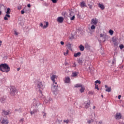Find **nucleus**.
Masks as SVG:
<instances>
[{"label": "nucleus", "instance_id": "11", "mask_svg": "<svg viewBox=\"0 0 124 124\" xmlns=\"http://www.w3.org/2000/svg\"><path fill=\"white\" fill-rule=\"evenodd\" d=\"M55 78H58V77H57V76H56L55 75H53L51 77L50 79L51 80H52L53 83H56V81L55 80Z\"/></svg>", "mask_w": 124, "mask_h": 124}, {"label": "nucleus", "instance_id": "27", "mask_svg": "<svg viewBox=\"0 0 124 124\" xmlns=\"http://www.w3.org/2000/svg\"><path fill=\"white\" fill-rule=\"evenodd\" d=\"M72 77H76V76H77V72H75L74 73H72Z\"/></svg>", "mask_w": 124, "mask_h": 124}, {"label": "nucleus", "instance_id": "45", "mask_svg": "<svg viewBox=\"0 0 124 124\" xmlns=\"http://www.w3.org/2000/svg\"><path fill=\"white\" fill-rule=\"evenodd\" d=\"M51 1H52V2L53 3H56L57 2V0H51Z\"/></svg>", "mask_w": 124, "mask_h": 124}, {"label": "nucleus", "instance_id": "1", "mask_svg": "<svg viewBox=\"0 0 124 124\" xmlns=\"http://www.w3.org/2000/svg\"><path fill=\"white\" fill-rule=\"evenodd\" d=\"M0 70L2 72H5V73H8L10 71V67L6 63H2L0 64Z\"/></svg>", "mask_w": 124, "mask_h": 124}, {"label": "nucleus", "instance_id": "12", "mask_svg": "<svg viewBox=\"0 0 124 124\" xmlns=\"http://www.w3.org/2000/svg\"><path fill=\"white\" fill-rule=\"evenodd\" d=\"M39 112V110L37 108L34 109L32 111H30L31 115H33V114H35L36 113H38Z\"/></svg>", "mask_w": 124, "mask_h": 124}, {"label": "nucleus", "instance_id": "13", "mask_svg": "<svg viewBox=\"0 0 124 124\" xmlns=\"http://www.w3.org/2000/svg\"><path fill=\"white\" fill-rule=\"evenodd\" d=\"M57 22H58V23H62V22H63V17L62 16L58 17L57 18Z\"/></svg>", "mask_w": 124, "mask_h": 124}, {"label": "nucleus", "instance_id": "30", "mask_svg": "<svg viewBox=\"0 0 124 124\" xmlns=\"http://www.w3.org/2000/svg\"><path fill=\"white\" fill-rule=\"evenodd\" d=\"M109 33H110V35H113V34H114V31L112 30H110L108 31Z\"/></svg>", "mask_w": 124, "mask_h": 124}, {"label": "nucleus", "instance_id": "19", "mask_svg": "<svg viewBox=\"0 0 124 124\" xmlns=\"http://www.w3.org/2000/svg\"><path fill=\"white\" fill-rule=\"evenodd\" d=\"M81 7H87V5H86V3L84 1H82L80 3Z\"/></svg>", "mask_w": 124, "mask_h": 124}, {"label": "nucleus", "instance_id": "52", "mask_svg": "<svg viewBox=\"0 0 124 124\" xmlns=\"http://www.w3.org/2000/svg\"><path fill=\"white\" fill-rule=\"evenodd\" d=\"M27 6L30 8L31 7V4H28Z\"/></svg>", "mask_w": 124, "mask_h": 124}, {"label": "nucleus", "instance_id": "38", "mask_svg": "<svg viewBox=\"0 0 124 124\" xmlns=\"http://www.w3.org/2000/svg\"><path fill=\"white\" fill-rule=\"evenodd\" d=\"M63 123H65V124H68V123H69V120H64Z\"/></svg>", "mask_w": 124, "mask_h": 124}, {"label": "nucleus", "instance_id": "40", "mask_svg": "<svg viewBox=\"0 0 124 124\" xmlns=\"http://www.w3.org/2000/svg\"><path fill=\"white\" fill-rule=\"evenodd\" d=\"M74 19H75V16H73L72 17H70V20H71V21H73V20H74Z\"/></svg>", "mask_w": 124, "mask_h": 124}, {"label": "nucleus", "instance_id": "37", "mask_svg": "<svg viewBox=\"0 0 124 124\" xmlns=\"http://www.w3.org/2000/svg\"><path fill=\"white\" fill-rule=\"evenodd\" d=\"M119 47L120 48V49L122 50V49H124V45H120V46H119Z\"/></svg>", "mask_w": 124, "mask_h": 124}, {"label": "nucleus", "instance_id": "56", "mask_svg": "<svg viewBox=\"0 0 124 124\" xmlns=\"http://www.w3.org/2000/svg\"><path fill=\"white\" fill-rule=\"evenodd\" d=\"M19 70H20V68H18L17 69V71H19Z\"/></svg>", "mask_w": 124, "mask_h": 124}, {"label": "nucleus", "instance_id": "4", "mask_svg": "<svg viewBox=\"0 0 124 124\" xmlns=\"http://www.w3.org/2000/svg\"><path fill=\"white\" fill-rule=\"evenodd\" d=\"M59 89V85H58V83L57 82H53L52 87H51V90L53 93H55L58 91V89Z\"/></svg>", "mask_w": 124, "mask_h": 124}, {"label": "nucleus", "instance_id": "60", "mask_svg": "<svg viewBox=\"0 0 124 124\" xmlns=\"http://www.w3.org/2000/svg\"><path fill=\"white\" fill-rule=\"evenodd\" d=\"M93 109H95V106H94L93 107Z\"/></svg>", "mask_w": 124, "mask_h": 124}, {"label": "nucleus", "instance_id": "42", "mask_svg": "<svg viewBox=\"0 0 124 124\" xmlns=\"http://www.w3.org/2000/svg\"><path fill=\"white\" fill-rule=\"evenodd\" d=\"M89 94H91V95H93V91L89 92Z\"/></svg>", "mask_w": 124, "mask_h": 124}, {"label": "nucleus", "instance_id": "41", "mask_svg": "<svg viewBox=\"0 0 124 124\" xmlns=\"http://www.w3.org/2000/svg\"><path fill=\"white\" fill-rule=\"evenodd\" d=\"M70 39H71V40L74 39V36L72 35V36L70 37Z\"/></svg>", "mask_w": 124, "mask_h": 124}, {"label": "nucleus", "instance_id": "63", "mask_svg": "<svg viewBox=\"0 0 124 124\" xmlns=\"http://www.w3.org/2000/svg\"><path fill=\"white\" fill-rule=\"evenodd\" d=\"M2 42L1 41H0V44H1Z\"/></svg>", "mask_w": 124, "mask_h": 124}, {"label": "nucleus", "instance_id": "6", "mask_svg": "<svg viewBox=\"0 0 124 124\" xmlns=\"http://www.w3.org/2000/svg\"><path fill=\"white\" fill-rule=\"evenodd\" d=\"M97 22L98 21L97 20H96V18H93L91 20V24H92L93 25H97Z\"/></svg>", "mask_w": 124, "mask_h": 124}, {"label": "nucleus", "instance_id": "55", "mask_svg": "<svg viewBox=\"0 0 124 124\" xmlns=\"http://www.w3.org/2000/svg\"><path fill=\"white\" fill-rule=\"evenodd\" d=\"M20 121H21V122H23V121H24V119H21L20 120Z\"/></svg>", "mask_w": 124, "mask_h": 124}, {"label": "nucleus", "instance_id": "8", "mask_svg": "<svg viewBox=\"0 0 124 124\" xmlns=\"http://www.w3.org/2000/svg\"><path fill=\"white\" fill-rule=\"evenodd\" d=\"M10 114V111L9 110H3L2 112V115H4V116H7V115H9Z\"/></svg>", "mask_w": 124, "mask_h": 124}, {"label": "nucleus", "instance_id": "51", "mask_svg": "<svg viewBox=\"0 0 124 124\" xmlns=\"http://www.w3.org/2000/svg\"><path fill=\"white\" fill-rule=\"evenodd\" d=\"M103 34H102V33H101V34H100V37H103Z\"/></svg>", "mask_w": 124, "mask_h": 124}, {"label": "nucleus", "instance_id": "50", "mask_svg": "<svg viewBox=\"0 0 124 124\" xmlns=\"http://www.w3.org/2000/svg\"><path fill=\"white\" fill-rule=\"evenodd\" d=\"M40 27H43V24L42 23H40Z\"/></svg>", "mask_w": 124, "mask_h": 124}, {"label": "nucleus", "instance_id": "32", "mask_svg": "<svg viewBox=\"0 0 124 124\" xmlns=\"http://www.w3.org/2000/svg\"><path fill=\"white\" fill-rule=\"evenodd\" d=\"M113 42H114V46H118V42H116V40H112Z\"/></svg>", "mask_w": 124, "mask_h": 124}, {"label": "nucleus", "instance_id": "31", "mask_svg": "<svg viewBox=\"0 0 124 124\" xmlns=\"http://www.w3.org/2000/svg\"><path fill=\"white\" fill-rule=\"evenodd\" d=\"M111 91V87H108V89L106 90V92H108V93H110Z\"/></svg>", "mask_w": 124, "mask_h": 124}, {"label": "nucleus", "instance_id": "28", "mask_svg": "<svg viewBox=\"0 0 124 124\" xmlns=\"http://www.w3.org/2000/svg\"><path fill=\"white\" fill-rule=\"evenodd\" d=\"M85 48H86V49H90V48H91V46H90V45H89V44H86L85 45Z\"/></svg>", "mask_w": 124, "mask_h": 124}, {"label": "nucleus", "instance_id": "3", "mask_svg": "<svg viewBox=\"0 0 124 124\" xmlns=\"http://www.w3.org/2000/svg\"><path fill=\"white\" fill-rule=\"evenodd\" d=\"M10 93L11 96H15L18 93V90L15 87L12 86L10 88Z\"/></svg>", "mask_w": 124, "mask_h": 124}, {"label": "nucleus", "instance_id": "10", "mask_svg": "<svg viewBox=\"0 0 124 124\" xmlns=\"http://www.w3.org/2000/svg\"><path fill=\"white\" fill-rule=\"evenodd\" d=\"M122 118V115H121V113H117L115 115V119L116 120H120Z\"/></svg>", "mask_w": 124, "mask_h": 124}, {"label": "nucleus", "instance_id": "33", "mask_svg": "<svg viewBox=\"0 0 124 124\" xmlns=\"http://www.w3.org/2000/svg\"><path fill=\"white\" fill-rule=\"evenodd\" d=\"M116 63V58L115 57H113L112 62V64H115Z\"/></svg>", "mask_w": 124, "mask_h": 124}, {"label": "nucleus", "instance_id": "20", "mask_svg": "<svg viewBox=\"0 0 124 124\" xmlns=\"http://www.w3.org/2000/svg\"><path fill=\"white\" fill-rule=\"evenodd\" d=\"M80 56H81V52H78L77 53H75L74 54V57H75V58H77V57H80Z\"/></svg>", "mask_w": 124, "mask_h": 124}, {"label": "nucleus", "instance_id": "44", "mask_svg": "<svg viewBox=\"0 0 124 124\" xmlns=\"http://www.w3.org/2000/svg\"><path fill=\"white\" fill-rule=\"evenodd\" d=\"M68 52H69V51L68 50V49H67L66 50V53H64V55H68Z\"/></svg>", "mask_w": 124, "mask_h": 124}, {"label": "nucleus", "instance_id": "48", "mask_svg": "<svg viewBox=\"0 0 124 124\" xmlns=\"http://www.w3.org/2000/svg\"><path fill=\"white\" fill-rule=\"evenodd\" d=\"M15 34L16 35H18V34H19V33H18V32L15 31Z\"/></svg>", "mask_w": 124, "mask_h": 124}, {"label": "nucleus", "instance_id": "54", "mask_svg": "<svg viewBox=\"0 0 124 124\" xmlns=\"http://www.w3.org/2000/svg\"><path fill=\"white\" fill-rule=\"evenodd\" d=\"M43 116L44 117H46V113H44Z\"/></svg>", "mask_w": 124, "mask_h": 124}, {"label": "nucleus", "instance_id": "59", "mask_svg": "<svg viewBox=\"0 0 124 124\" xmlns=\"http://www.w3.org/2000/svg\"><path fill=\"white\" fill-rule=\"evenodd\" d=\"M51 100H52V98H49V101H51Z\"/></svg>", "mask_w": 124, "mask_h": 124}, {"label": "nucleus", "instance_id": "16", "mask_svg": "<svg viewBox=\"0 0 124 124\" xmlns=\"http://www.w3.org/2000/svg\"><path fill=\"white\" fill-rule=\"evenodd\" d=\"M66 46L69 50H72V44H70V43L67 44Z\"/></svg>", "mask_w": 124, "mask_h": 124}, {"label": "nucleus", "instance_id": "17", "mask_svg": "<svg viewBox=\"0 0 124 124\" xmlns=\"http://www.w3.org/2000/svg\"><path fill=\"white\" fill-rule=\"evenodd\" d=\"M64 83H70V78H69V77H68L66 78L64 80Z\"/></svg>", "mask_w": 124, "mask_h": 124}, {"label": "nucleus", "instance_id": "9", "mask_svg": "<svg viewBox=\"0 0 124 124\" xmlns=\"http://www.w3.org/2000/svg\"><path fill=\"white\" fill-rule=\"evenodd\" d=\"M1 123L2 124H9V121L6 119H3L2 120Z\"/></svg>", "mask_w": 124, "mask_h": 124}, {"label": "nucleus", "instance_id": "22", "mask_svg": "<svg viewBox=\"0 0 124 124\" xmlns=\"http://www.w3.org/2000/svg\"><path fill=\"white\" fill-rule=\"evenodd\" d=\"M80 89L79 90V92H80L81 93H84L85 92V86L82 85V87H80Z\"/></svg>", "mask_w": 124, "mask_h": 124}, {"label": "nucleus", "instance_id": "62", "mask_svg": "<svg viewBox=\"0 0 124 124\" xmlns=\"http://www.w3.org/2000/svg\"><path fill=\"white\" fill-rule=\"evenodd\" d=\"M46 103H48V102H49V101H46Z\"/></svg>", "mask_w": 124, "mask_h": 124}, {"label": "nucleus", "instance_id": "61", "mask_svg": "<svg viewBox=\"0 0 124 124\" xmlns=\"http://www.w3.org/2000/svg\"><path fill=\"white\" fill-rule=\"evenodd\" d=\"M1 13H2L1 11H0V15H1Z\"/></svg>", "mask_w": 124, "mask_h": 124}, {"label": "nucleus", "instance_id": "5", "mask_svg": "<svg viewBox=\"0 0 124 124\" xmlns=\"http://www.w3.org/2000/svg\"><path fill=\"white\" fill-rule=\"evenodd\" d=\"M32 105L35 107V108H38V106L40 105V102L34 98L33 99Z\"/></svg>", "mask_w": 124, "mask_h": 124}, {"label": "nucleus", "instance_id": "58", "mask_svg": "<svg viewBox=\"0 0 124 124\" xmlns=\"http://www.w3.org/2000/svg\"><path fill=\"white\" fill-rule=\"evenodd\" d=\"M74 66V67H76V64H74V65L73 66Z\"/></svg>", "mask_w": 124, "mask_h": 124}, {"label": "nucleus", "instance_id": "49", "mask_svg": "<svg viewBox=\"0 0 124 124\" xmlns=\"http://www.w3.org/2000/svg\"><path fill=\"white\" fill-rule=\"evenodd\" d=\"M121 97H122V95H119L118 96V99H121Z\"/></svg>", "mask_w": 124, "mask_h": 124}, {"label": "nucleus", "instance_id": "47", "mask_svg": "<svg viewBox=\"0 0 124 124\" xmlns=\"http://www.w3.org/2000/svg\"><path fill=\"white\" fill-rule=\"evenodd\" d=\"M61 45H64V42H63V41H61L60 42Z\"/></svg>", "mask_w": 124, "mask_h": 124}, {"label": "nucleus", "instance_id": "14", "mask_svg": "<svg viewBox=\"0 0 124 124\" xmlns=\"http://www.w3.org/2000/svg\"><path fill=\"white\" fill-rule=\"evenodd\" d=\"M5 100H6V97L3 96L0 98V101L2 103H4L5 102Z\"/></svg>", "mask_w": 124, "mask_h": 124}, {"label": "nucleus", "instance_id": "26", "mask_svg": "<svg viewBox=\"0 0 124 124\" xmlns=\"http://www.w3.org/2000/svg\"><path fill=\"white\" fill-rule=\"evenodd\" d=\"M94 121V120H93V119H91V120H88L87 123H88L89 124H90L91 123H93Z\"/></svg>", "mask_w": 124, "mask_h": 124}, {"label": "nucleus", "instance_id": "53", "mask_svg": "<svg viewBox=\"0 0 124 124\" xmlns=\"http://www.w3.org/2000/svg\"><path fill=\"white\" fill-rule=\"evenodd\" d=\"M99 124H102V121H100L99 122Z\"/></svg>", "mask_w": 124, "mask_h": 124}, {"label": "nucleus", "instance_id": "39", "mask_svg": "<svg viewBox=\"0 0 124 124\" xmlns=\"http://www.w3.org/2000/svg\"><path fill=\"white\" fill-rule=\"evenodd\" d=\"M70 16H73L74 15V13L72 11H70Z\"/></svg>", "mask_w": 124, "mask_h": 124}, {"label": "nucleus", "instance_id": "46", "mask_svg": "<svg viewBox=\"0 0 124 124\" xmlns=\"http://www.w3.org/2000/svg\"><path fill=\"white\" fill-rule=\"evenodd\" d=\"M21 14H25V11H24V10H22L21 11Z\"/></svg>", "mask_w": 124, "mask_h": 124}, {"label": "nucleus", "instance_id": "18", "mask_svg": "<svg viewBox=\"0 0 124 124\" xmlns=\"http://www.w3.org/2000/svg\"><path fill=\"white\" fill-rule=\"evenodd\" d=\"M78 48H79V49L80 50V51L81 52H83V51H84V50H85V46H84L82 45H80V46H79Z\"/></svg>", "mask_w": 124, "mask_h": 124}, {"label": "nucleus", "instance_id": "36", "mask_svg": "<svg viewBox=\"0 0 124 124\" xmlns=\"http://www.w3.org/2000/svg\"><path fill=\"white\" fill-rule=\"evenodd\" d=\"M91 30H95V26L94 25H93L91 27Z\"/></svg>", "mask_w": 124, "mask_h": 124}, {"label": "nucleus", "instance_id": "25", "mask_svg": "<svg viewBox=\"0 0 124 124\" xmlns=\"http://www.w3.org/2000/svg\"><path fill=\"white\" fill-rule=\"evenodd\" d=\"M48 26H49V23L48 22H46V25L43 26V29H46V28H48Z\"/></svg>", "mask_w": 124, "mask_h": 124}, {"label": "nucleus", "instance_id": "15", "mask_svg": "<svg viewBox=\"0 0 124 124\" xmlns=\"http://www.w3.org/2000/svg\"><path fill=\"white\" fill-rule=\"evenodd\" d=\"M8 18H10V16L9 15V14H6L4 17V20H5V21H7Z\"/></svg>", "mask_w": 124, "mask_h": 124}, {"label": "nucleus", "instance_id": "43", "mask_svg": "<svg viewBox=\"0 0 124 124\" xmlns=\"http://www.w3.org/2000/svg\"><path fill=\"white\" fill-rule=\"evenodd\" d=\"M88 6L90 9H92V8H93V5H92L90 4H88Z\"/></svg>", "mask_w": 124, "mask_h": 124}, {"label": "nucleus", "instance_id": "35", "mask_svg": "<svg viewBox=\"0 0 124 124\" xmlns=\"http://www.w3.org/2000/svg\"><path fill=\"white\" fill-rule=\"evenodd\" d=\"M95 84H101L100 80H97L95 81Z\"/></svg>", "mask_w": 124, "mask_h": 124}, {"label": "nucleus", "instance_id": "34", "mask_svg": "<svg viewBox=\"0 0 124 124\" xmlns=\"http://www.w3.org/2000/svg\"><path fill=\"white\" fill-rule=\"evenodd\" d=\"M95 89L97 90V91H99V88H98V85H96V84H95Z\"/></svg>", "mask_w": 124, "mask_h": 124}, {"label": "nucleus", "instance_id": "2", "mask_svg": "<svg viewBox=\"0 0 124 124\" xmlns=\"http://www.w3.org/2000/svg\"><path fill=\"white\" fill-rule=\"evenodd\" d=\"M45 88V86L42 84V82H40V81L37 82V84L36 85V90H39V93H40L42 94V91L44 90Z\"/></svg>", "mask_w": 124, "mask_h": 124}, {"label": "nucleus", "instance_id": "57", "mask_svg": "<svg viewBox=\"0 0 124 124\" xmlns=\"http://www.w3.org/2000/svg\"><path fill=\"white\" fill-rule=\"evenodd\" d=\"M105 88H108V85H105Z\"/></svg>", "mask_w": 124, "mask_h": 124}, {"label": "nucleus", "instance_id": "21", "mask_svg": "<svg viewBox=\"0 0 124 124\" xmlns=\"http://www.w3.org/2000/svg\"><path fill=\"white\" fill-rule=\"evenodd\" d=\"M98 6L100 7V8H101L102 10H104V8H105V7H104V5H103V4L99 3Z\"/></svg>", "mask_w": 124, "mask_h": 124}, {"label": "nucleus", "instance_id": "7", "mask_svg": "<svg viewBox=\"0 0 124 124\" xmlns=\"http://www.w3.org/2000/svg\"><path fill=\"white\" fill-rule=\"evenodd\" d=\"M84 104H85L86 109H88L91 106V101L89 100L87 103H84Z\"/></svg>", "mask_w": 124, "mask_h": 124}, {"label": "nucleus", "instance_id": "23", "mask_svg": "<svg viewBox=\"0 0 124 124\" xmlns=\"http://www.w3.org/2000/svg\"><path fill=\"white\" fill-rule=\"evenodd\" d=\"M78 62L79 64H82V63H83V59H82V58H79L78 60Z\"/></svg>", "mask_w": 124, "mask_h": 124}, {"label": "nucleus", "instance_id": "29", "mask_svg": "<svg viewBox=\"0 0 124 124\" xmlns=\"http://www.w3.org/2000/svg\"><path fill=\"white\" fill-rule=\"evenodd\" d=\"M6 13V14H10V8H7Z\"/></svg>", "mask_w": 124, "mask_h": 124}, {"label": "nucleus", "instance_id": "24", "mask_svg": "<svg viewBox=\"0 0 124 124\" xmlns=\"http://www.w3.org/2000/svg\"><path fill=\"white\" fill-rule=\"evenodd\" d=\"M82 86H83V85H82V84H77L75 86V88H81Z\"/></svg>", "mask_w": 124, "mask_h": 124}, {"label": "nucleus", "instance_id": "64", "mask_svg": "<svg viewBox=\"0 0 124 124\" xmlns=\"http://www.w3.org/2000/svg\"><path fill=\"white\" fill-rule=\"evenodd\" d=\"M101 97L103 98V95H101Z\"/></svg>", "mask_w": 124, "mask_h": 124}]
</instances>
